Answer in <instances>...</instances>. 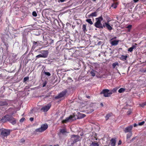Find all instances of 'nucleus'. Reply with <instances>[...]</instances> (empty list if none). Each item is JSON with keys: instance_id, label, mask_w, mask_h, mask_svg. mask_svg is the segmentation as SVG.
Wrapping results in <instances>:
<instances>
[{"instance_id": "f257e3e1", "label": "nucleus", "mask_w": 146, "mask_h": 146, "mask_svg": "<svg viewBox=\"0 0 146 146\" xmlns=\"http://www.w3.org/2000/svg\"><path fill=\"white\" fill-rule=\"evenodd\" d=\"M1 121L3 122L4 123L7 121H9L12 124L14 125L16 123V119L13 117L12 116L7 115L3 117Z\"/></svg>"}, {"instance_id": "f03ea898", "label": "nucleus", "mask_w": 146, "mask_h": 146, "mask_svg": "<svg viewBox=\"0 0 146 146\" xmlns=\"http://www.w3.org/2000/svg\"><path fill=\"white\" fill-rule=\"evenodd\" d=\"M96 19L97 21L94 24V26L95 27L99 29H103V25H102L101 23V21L103 19L102 17L100 16L98 18H96Z\"/></svg>"}, {"instance_id": "7ed1b4c3", "label": "nucleus", "mask_w": 146, "mask_h": 146, "mask_svg": "<svg viewBox=\"0 0 146 146\" xmlns=\"http://www.w3.org/2000/svg\"><path fill=\"white\" fill-rule=\"evenodd\" d=\"M10 131V130L4 128L0 129V133L1 136L3 138L7 137L9 135Z\"/></svg>"}, {"instance_id": "20e7f679", "label": "nucleus", "mask_w": 146, "mask_h": 146, "mask_svg": "<svg viewBox=\"0 0 146 146\" xmlns=\"http://www.w3.org/2000/svg\"><path fill=\"white\" fill-rule=\"evenodd\" d=\"M80 137L79 136L77 135H73L71 136L70 141L72 143L71 145H72L73 144L80 140Z\"/></svg>"}, {"instance_id": "39448f33", "label": "nucleus", "mask_w": 146, "mask_h": 146, "mask_svg": "<svg viewBox=\"0 0 146 146\" xmlns=\"http://www.w3.org/2000/svg\"><path fill=\"white\" fill-rule=\"evenodd\" d=\"M48 127L47 124H43L41 125L40 127L36 129L35 130V131L36 132H42L45 130Z\"/></svg>"}, {"instance_id": "423d86ee", "label": "nucleus", "mask_w": 146, "mask_h": 146, "mask_svg": "<svg viewBox=\"0 0 146 146\" xmlns=\"http://www.w3.org/2000/svg\"><path fill=\"white\" fill-rule=\"evenodd\" d=\"M101 94H103L104 96L105 97H108L111 96L112 94V92H110V90L108 89H105L103 90L100 93Z\"/></svg>"}, {"instance_id": "0eeeda50", "label": "nucleus", "mask_w": 146, "mask_h": 146, "mask_svg": "<svg viewBox=\"0 0 146 146\" xmlns=\"http://www.w3.org/2000/svg\"><path fill=\"white\" fill-rule=\"evenodd\" d=\"M75 119H76V118L75 115H70L69 117L66 118L65 120L62 121V123H66L71 120H74Z\"/></svg>"}, {"instance_id": "6e6552de", "label": "nucleus", "mask_w": 146, "mask_h": 146, "mask_svg": "<svg viewBox=\"0 0 146 146\" xmlns=\"http://www.w3.org/2000/svg\"><path fill=\"white\" fill-rule=\"evenodd\" d=\"M67 92L66 90L62 91L58 95L55 97V99H58L63 97L66 95Z\"/></svg>"}, {"instance_id": "1a4fd4ad", "label": "nucleus", "mask_w": 146, "mask_h": 146, "mask_svg": "<svg viewBox=\"0 0 146 146\" xmlns=\"http://www.w3.org/2000/svg\"><path fill=\"white\" fill-rule=\"evenodd\" d=\"M51 106V104H49L42 108L41 109V110L43 111L44 112H46L49 109Z\"/></svg>"}, {"instance_id": "9d476101", "label": "nucleus", "mask_w": 146, "mask_h": 146, "mask_svg": "<svg viewBox=\"0 0 146 146\" xmlns=\"http://www.w3.org/2000/svg\"><path fill=\"white\" fill-rule=\"evenodd\" d=\"M109 21H107V22H106L103 24V27H106V28L109 30H111L112 29V28L110 26L109 23Z\"/></svg>"}, {"instance_id": "9b49d317", "label": "nucleus", "mask_w": 146, "mask_h": 146, "mask_svg": "<svg viewBox=\"0 0 146 146\" xmlns=\"http://www.w3.org/2000/svg\"><path fill=\"white\" fill-rule=\"evenodd\" d=\"M40 52L41 53L40 54H42V56H44V57H43V58H46L48 54V51L47 50H41Z\"/></svg>"}, {"instance_id": "f8f14e48", "label": "nucleus", "mask_w": 146, "mask_h": 146, "mask_svg": "<svg viewBox=\"0 0 146 146\" xmlns=\"http://www.w3.org/2000/svg\"><path fill=\"white\" fill-rule=\"evenodd\" d=\"M9 37V36L7 34H4L1 37V39L4 42H5Z\"/></svg>"}, {"instance_id": "ddd939ff", "label": "nucleus", "mask_w": 146, "mask_h": 146, "mask_svg": "<svg viewBox=\"0 0 146 146\" xmlns=\"http://www.w3.org/2000/svg\"><path fill=\"white\" fill-rule=\"evenodd\" d=\"M133 127V126L132 125L129 126L125 128L124 130V132L126 133L128 132H130Z\"/></svg>"}, {"instance_id": "4468645a", "label": "nucleus", "mask_w": 146, "mask_h": 146, "mask_svg": "<svg viewBox=\"0 0 146 146\" xmlns=\"http://www.w3.org/2000/svg\"><path fill=\"white\" fill-rule=\"evenodd\" d=\"M40 44L39 41L35 42V41H33V47L35 48L37 46H40Z\"/></svg>"}, {"instance_id": "2eb2a0df", "label": "nucleus", "mask_w": 146, "mask_h": 146, "mask_svg": "<svg viewBox=\"0 0 146 146\" xmlns=\"http://www.w3.org/2000/svg\"><path fill=\"white\" fill-rule=\"evenodd\" d=\"M119 42V40H114L111 41V43L112 46H116L118 44Z\"/></svg>"}, {"instance_id": "dca6fc26", "label": "nucleus", "mask_w": 146, "mask_h": 146, "mask_svg": "<svg viewBox=\"0 0 146 146\" xmlns=\"http://www.w3.org/2000/svg\"><path fill=\"white\" fill-rule=\"evenodd\" d=\"M96 72H97L96 71L93 69H92L91 70L90 72V74L91 75V76L93 77H94L95 76L96 74Z\"/></svg>"}, {"instance_id": "f3484780", "label": "nucleus", "mask_w": 146, "mask_h": 146, "mask_svg": "<svg viewBox=\"0 0 146 146\" xmlns=\"http://www.w3.org/2000/svg\"><path fill=\"white\" fill-rule=\"evenodd\" d=\"M8 104V103L6 101H0V106H7Z\"/></svg>"}, {"instance_id": "a211bd4d", "label": "nucleus", "mask_w": 146, "mask_h": 146, "mask_svg": "<svg viewBox=\"0 0 146 146\" xmlns=\"http://www.w3.org/2000/svg\"><path fill=\"white\" fill-rule=\"evenodd\" d=\"M115 140L114 139H112L111 141V146H115Z\"/></svg>"}, {"instance_id": "6ab92c4d", "label": "nucleus", "mask_w": 146, "mask_h": 146, "mask_svg": "<svg viewBox=\"0 0 146 146\" xmlns=\"http://www.w3.org/2000/svg\"><path fill=\"white\" fill-rule=\"evenodd\" d=\"M78 51L75 50L74 52L72 54V56L74 57H76L78 55Z\"/></svg>"}, {"instance_id": "aec40b11", "label": "nucleus", "mask_w": 146, "mask_h": 146, "mask_svg": "<svg viewBox=\"0 0 146 146\" xmlns=\"http://www.w3.org/2000/svg\"><path fill=\"white\" fill-rule=\"evenodd\" d=\"M97 16V13L96 12H95L94 13H92L90 14L89 15V17H96Z\"/></svg>"}, {"instance_id": "412c9836", "label": "nucleus", "mask_w": 146, "mask_h": 146, "mask_svg": "<svg viewBox=\"0 0 146 146\" xmlns=\"http://www.w3.org/2000/svg\"><path fill=\"white\" fill-rule=\"evenodd\" d=\"M135 48L136 46L134 45H133L130 48L128 49V50L130 52H131L133 51V49Z\"/></svg>"}, {"instance_id": "4be33fe9", "label": "nucleus", "mask_w": 146, "mask_h": 146, "mask_svg": "<svg viewBox=\"0 0 146 146\" xmlns=\"http://www.w3.org/2000/svg\"><path fill=\"white\" fill-rule=\"evenodd\" d=\"M90 146H99L98 143L92 142L90 144Z\"/></svg>"}, {"instance_id": "5701e85b", "label": "nucleus", "mask_w": 146, "mask_h": 146, "mask_svg": "<svg viewBox=\"0 0 146 146\" xmlns=\"http://www.w3.org/2000/svg\"><path fill=\"white\" fill-rule=\"evenodd\" d=\"M82 29L84 33H85L87 30L86 29V26L85 25H83L82 26Z\"/></svg>"}, {"instance_id": "b1692460", "label": "nucleus", "mask_w": 146, "mask_h": 146, "mask_svg": "<svg viewBox=\"0 0 146 146\" xmlns=\"http://www.w3.org/2000/svg\"><path fill=\"white\" fill-rule=\"evenodd\" d=\"M127 57V56L122 55L120 59L122 60H126Z\"/></svg>"}, {"instance_id": "393cba45", "label": "nucleus", "mask_w": 146, "mask_h": 146, "mask_svg": "<svg viewBox=\"0 0 146 146\" xmlns=\"http://www.w3.org/2000/svg\"><path fill=\"white\" fill-rule=\"evenodd\" d=\"M125 88H120L118 90V92L119 93H121L123 92L125 90Z\"/></svg>"}, {"instance_id": "a878e982", "label": "nucleus", "mask_w": 146, "mask_h": 146, "mask_svg": "<svg viewBox=\"0 0 146 146\" xmlns=\"http://www.w3.org/2000/svg\"><path fill=\"white\" fill-rule=\"evenodd\" d=\"M86 21L88 22L90 24V25H92L93 24V22L91 21V19H87L86 20Z\"/></svg>"}, {"instance_id": "bb28decb", "label": "nucleus", "mask_w": 146, "mask_h": 146, "mask_svg": "<svg viewBox=\"0 0 146 146\" xmlns=\"http://www.w3.org/2000/svg\"><path fill=\"white\" fill-rule=\"evenodd\" d=\"M111 116V114H108L106 115L105 117V118L106 119V120H108L109 118Z\"/></svg>"}, {"instance_id": "cd10ccee", "label": "nucleus", "mask_w": 146, "mask_h": 146, "mask_svg": "<svg viewBox=\"0 0 146 146\" xmlns=\"http://www.w3.org/2000/svg\"><path fill=\"white\" fill-rule=\"evenodd\" d=\"M117 4L116 3H114L113 4L111 5V7L114 9L116 8L117 7Z\"/></svg>"}, {"instance_id": "c85d7f7f", "label": "nucleus", "mask_w": 146, "mask_h": 146, "mask_svg": "<svg viewBox=\"0 0 146 146\" xmlns=\"http://www.w3.org/2000/svg\"><path fill=\"white\" fill-rule=\"evenodd\" d=\"M117 65H118V63L117 62L113 63L112 65L113 68H114Z\"/></svg>"}, {"instance_id": "c756f323", "label": "nucleus", "mask_w": 146, "mask_h": 146, "mask_svg": "<svg viewBox=\"0 0 146 146\" xmlns=\"http://www.w3.org/2000/svg\"><path fill=\"white\" fill-rule=\"evenodd\" d=\"M117 89H118V88H114L113 90H111V92H112V93H115V92H116V91H117Z\"/></svg>"}, {"instance_id": "7c9ffc66", "label": "nucleus", "mask_w": 146, "mask_h": 146, "mask_svg": "<svg viewBox=\"0 0 146 146\" xmlns=\"http://www.w3.org/2000/svg\"><path fill=\"white\" fill-rule=\"evenodd\" d=\"M3 5V3L2 0H0V8H2Z\"/></svg>"}, {"instance_id": "2f4dec72", "label": "nucleus", "mask_w": 146, "mask_h": 146, "mask_svg": "<svg viewBox=\"0 0 146 146\" xmlns=\"http://www.w3.org/2000/svg\"><path fill=\"white\" fill-rule=\"evenodd\" d=\"M43 57H44V56H42V54H40L36 56V57L37 58H43Z\"/></svg>"}, {"instance_id": "473e14b6", "label": "nucleus", "mask_w": 146, "mask_h": 146, "mask_svg": "<svg viewBox=\"0 0 146 146\" xmlns=\"http://www.w3.org/2000/svg\"><path fill=\"white\" fill-rule=\"evenodd\" d=\"M131 135V133H129L128 134H127V139H129V138L130 137Z\"/></svg>"}, {"instance_id": "72a5a7b5", "label": "nucleus", "mask_w": 146, "mask_h": 146, "mask_svg": "<svg viewBox=\"0 0 146 146\" xmlns=\"http://www.w3.org/2000/svg\"><path fill=\"white\" fill-rule=\"evenodd\" d=\"M145 123L144 121H143L140 122H139L138 123V125H139L141 126L143 125V124Z\"/></svg>"}, {"instance_id": "f704fd0d", "label": "nucleus", "mask_w": 146, "mask_h": 146, "mask_svg": "<svg viewBox=\"0 0 146 146\" xmlns=\"http://www.w3.org/2000/svg\"><path fill=\"white\" fill-rule=\"evenodd\" d=\"M60 132L62 133H64L66 132V131L65 129H60Z\"/></svg>"}, {"instance_id": "c9c22d12", "label": "nucleus", "mask_w": 146, "mask_h": 146, "mask_svg": "<svg viewBox=\"0 0 146 146\" xmlns=\"http://www.w3.org/2000/svg\"><path fill=\"white\" fill-rule=\"evenodd\" d=\"M80 116L81 117V118H84L86 116V115L85 114H82V113H80Z\"/></svg>"}, {"instance_id": "e433bc0d", "label": "nucleus", "mask_w": 146, "mask_h": 146, "mask_svg": "<svg viewBox=\"0 0 146 146\" xmlns=\"http://www.w3.org/2000/svg\"><path fill=\"white\" fill-rule=\"evenodd\" d=\"M34 17H36L37 16V14L36 13V11H33L32 13Z\"/></svg>"}, {"instance_id": "4c0bfd02", "label": "nucleus", "mask_w": 146, "mask_h": 146, "mask_svg": "<svg viewBox=\"0 0 146 146\" xmlns=\"http://www.w3.org/2000/svg\"><path fill=\"white\" fill-rule=\"evenodd\" d=\"M44 74L48 76H49L50 75V74L49 72H44Z\"/></svg>"}, {"instance_id": "58836bf2", "label": "nucleus", "mask_w": 146, "mask_h": 146, "mask_svg": "<svg viewBox=\"0 0 146 146\" xmlns=\"http://www.w3.org/2000/svg\"><path fill=\"white\" fill-rule=\"evenodd\" d=\"M146 105V102H145L144 103H142V104H141V106L142 107H144Z\"/></svg>"}, {"instance_id": "ea45409f", "label": "nucleus", "mask_w": 146, "mask_h": 146, "mask_svg": "<svg viewBox=\"0 0 146 146\" xmlns=\"http://www.w3.org/2000/svg\"><path fill=\"white\" fill-rule=\"evenodd\" d=\"M47 84V82H46V81H44L43 83V86H42V87H44V86H45L46 84Z\"/></svg>"}, {"instance_id": "a19ab883", "label": "nucleus", "mask_w": 146, "mask_h": 146, "mask_svg": "<svg viewBox=\"0 0 146 146\" xmlns=\"http://www.w3.org/2000/svg\"><path fill=\"white\" fill-rule=\"evenodd\" d=\"M25 119V118H22L20 120V122H23L24 119Z\"/></svg>"}, {"instance_id": "79ce46f5", "label": "nucleus", "mask_w": 146, "mask_h": 146, "mask_svg": "<svg viewBox=\"0 0 146 146\" xmlns=\"http://www.w3.org/2000/svg\"><path fill=\"white\" fill-rule=\"evenodd\" d=\"M50 44H52L54 42V40L52 39H50Z\"/></svg>"}, {"instance_id": "37998d69", "label": "nucleus", "mask_w": 146, "mask_h": 146, "mask_svg": "<svg viewBox=\"0 0 146 146\" xmlns=\"http://www.w3.org/2000/svg\"><path fill=\"white\" fill-rule=\"evenodd\" d=\"M131 27L132 25H129L127 27V28L129 29H130L131 28Z\"/></svg>"}, {"instance_id": "c03bdc74", "label": "nucleus", "mask_w": 146, "mask_h": 146, "mask_svg": "<svg viewBox=\"0 0 146 146\" xmlns=\"http://www.w3.org/2000/svg\"><path fill=\"white\" fill-rule=\"evenodd\" d=\"M3 13V12L2 11H0V18H1V17L2 16V14Z\"/></svg>"}, {"instance_id": "a18cd8bd", "label": "nucleus", "mask_w": 146, "mask_h": 146, "mask_svg": "<svg viewBox=\"0 0 146 146\" xmlns=\"http://www.w3.org/2000/svg\"><path fill=\"white\" fill-rule=\"evenodd\" d=\"M28 77H25L24 79V81H26L27 79H28Z\"/></svg>"}, {"instance_id": "49530a36", "label": "nucleus", "mask_w": 146, "mask_h": 146, "mask_svg": "<svg viewBox=\"0 0 146 146\" xmlns=\"http://www.w3.org/2000/svg\"><path fill=\"white\" fill-rule=\"evenodd\" d=\"M29 119L31 121H32L34 120V118L33 117H31Z\"/></svg>"}, {"instance_id": "de8ad7c7", "label": "nucleus", "mask_w": 146, "mask_h": 146, "mask_svg": "<svg viewBox=\"0 0 146 146\" xmlns=\"http://www.w3.org/2000/svg\"><path fill=\"white\" fill-rule=\"evenodd\" d=\"M121 140H119L118 143V145H120L121 144Z\"/></svg>"}, {"instance_id": "09e8293b", "label": "nucleus", "mask_w": 146, "mask_h": 146, "mask_svg": "<svg viewBox=\"0 0 146 146\" xmlns=\"http://www.w3.org/2000/svg\"><path fill=\"white\" fill-rule=\"evenodd\" d=\"M127 113L128 115H130L131 113V111H128L127 112Z\"/></svg>"}, {"instance_id": "8fccbe9b", "label": "nucleus", "mask_w": 146, "mask_h": 146, "mask_svg": "<svg viewBox=\"0 0 146 146\" xmlns=\"http://www.w3.org/2000/svg\"><path fill=\"white\" fill-rule=\"evenodd\" d=\"M21 141L22 142H24L25 141V139H21Z\"/></svg>"}, {"instance_id": "3c124183", "label": "nucleus", "mask_w": 146, "mask_h": 146, "mask_svg": "<svg viewBox=\"0 0 146 146\" xmlns=\"http://www.w3.org/2000/svg\"><path fill=\"white\" fill-rule=\"evenodd\" d=\"M138 125V124H136V123H135V124H134V127H136L137 125Z\"/></svg>"}, {"instance_id": "603ef678", "label": "nucleus", "mask_w": 146, "mask_h": 146, "mask_svg": "<svg viewBox=\"0 0 146 146\" xmlns=\"http://www.w3.org/2000/svg\"><path fill=\"white\" fill-rule=\"evenodd\" d=\"M133 0L134 2L136 3L139 0Z\"/></svg>"}, {"instance_id": "864d4df0", "label": "nucleus", "mask_w": 146, "mask_h": 146, "mask_svg": "<svg viewBox=\"0 0 146 146\" xmlns=\"http://www.w3.org/2000/svg\"><path fill=\"white\" fill-rule=\"evenodd\" d=\"M116 38V37H114V38H112L111 39V40H113V39H115Z\"/></svg>"}, {"instance_id": "5fc2aeb1", "label": "nucleus", "mask_w": 146, "mask_h": 146, "mask_svg": "<svg viewBox=\"0 0 146 146\" xmlns=\"http://www.w3.org/2000/svg\"><path fill=\"white\" fill-rule=\"evenodd\" d=\"M84 135V134L83 133H82L81 134H80V135L81 136H82Z\"/></svg>"}, {"instance_id": "6e6d98bb", "label": "nucleus", "mask_w": 146, "mask_h": 146, "mask_svg": "<svg viewBox=\"0 0 146 146\" xmlns=\"http://www.w3.org/2000/svg\"><path fill=\"white\" fill-rule=\"evenodd\" d=\"M94 110L92 109L90 111V113H91L92 112H93L94 111Z\"/></svg>"}, {"instance_id": "4d7b16f0", "label": "nucleus", "mask_w": 146, "mask_h": 146, "mask_svg": "<svg viewBox=\"0 0 146 146\" xmlns=\"http://www.w3.org/2000/svg\"><path fill=\"white\" fill-rule=\"evenodd\" d=\"M100 105L102 106H103L104 105H103V104L102 103H101L100 104Z\"/></svg>"}, {"instance_id": "13d9d810", "label": "nucleus", "mask_w": 146, "mask_h": 146, "mask_svg": "<svg viewBox=\"0 0 146 146\" xmlns=\"http://www.w3.org/2000/svg\"><path fill=\"white\" fill-rule=\"evenodd\" d=\"M48 97V96H46L45 98H47V97Z\"/></svg>"}, {"instance_id": "bf43d9fd", "label": "nucleus", "mask_w": 146, "mask_h": 146, "mask_svg": "<svg viewBox=\"0 0 146 146\" xmlns=\"http://www.w3.org/2000/svg\"><path fill=\"white\" fill-rule=\"evenodd\" d=\"M135 139V138H133L132 139V141H133V140H134Z\"/></svg>"}, {"instance_id": "052dcab7", "label": "nucleus", "mask_w": 146, "mask_h": 146, "mask_svg": "<svg viewBox=\"0 0 146 146\" xmlns=\"http://www.w3.org/2000/svg\"><path fill=\"white\" fill-rule=\"evenodd\" d=\"M58 47H57L56 48V50H57V49H58Z\"/></svg>"}, {"instance_id": "680f3d73", "label": "nucleus", "mask_w": 146, "mask_h": 146, "mask_svg": "<svg viewBox=\"0 0 146 146\" xmlns=\"http://www.w3.org/2000/svg\"><path fill=\"white\" fill-rule=\"evenodd\" d=\"M54 146H58V145H54Z\"/></svg>"}, {"instance_id": "e2e57ef3", "label": "nucleus", "mask_w": 146, "mask_h": 146, "mask_svg": "<svg viewBox=\"0 0 146 146\" xmlns=\"http://www.w3.org/2000/svg\"><path fill=\"white\" fill-rule=\"evenodd\" d=\"M96 0H93V1H96Z\"/></svg>"}, {"instance_id": "0e129e2a", "label": "nucleus", "mask_w": 146, "mask_h": 146, "mask_svg": "<svg viewBox=\"0 0 146 146\" xmlns=\"http://www.w3.org/2000/svg\"><path fill=\"white\" fill-rule=\"evenodd\" d=\"M90 98V97H89H89H88V98Z\"/></svg>"}]
</instances>
